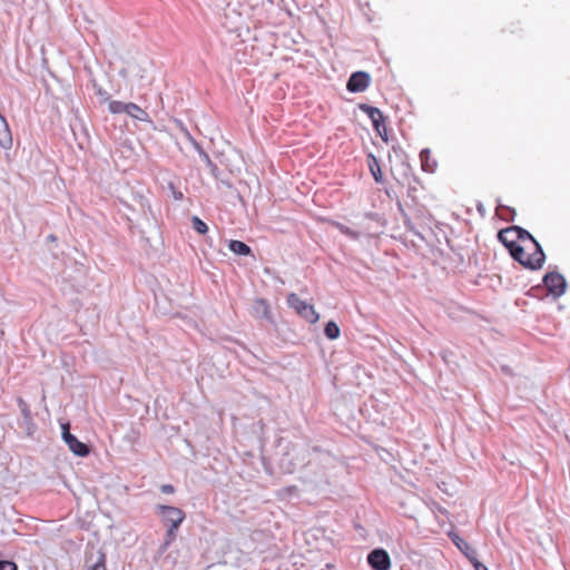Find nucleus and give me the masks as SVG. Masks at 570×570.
Here are the masks:
<instances>
[{"mask_svg": "<svg viewBox=\"0 0 570 570\" xmlns=\"http://www.w3.org/2000/svg\"><path fill=\"white\" fill-rule=\"evenodd\" d=\"M453 542L464 554L465 552L471 553V550H473L466 541H464L456 534L453 537Z\"/></svg>", "mask_w": 570, "mask_h": 570, "instance_id": "nucleus-20", "label": "nucleus"}, {"mask_svg": "<svg viewBox=\"0 0 570 570\" xmlns=\"http://www.w3.org/2000/svg\"><path fill=\"white\" fill-rule=\"evenodd\" d=\"M324 333L330 340H335L340 336V327L335 322L330 321L325 325Z\"/></svg>", "mask_w": 570, "mask_h": 570, "instance_id": "nucleus-16", "label": "nucleus"}, {"mask_svg": "<svg viewBox=\"0 0 570 570\" xmlns=\"http://www.w3.org/2000/svg\"><path fill=\"white\" fill-rule=\"evenodd\" d=\"M126 114L131 118L145 121L148 119V114L134 102H127Z\"/></svg>", "mask_w": 570, "mask_h": 570, "instance_id": "nucleus-14", "label": "nucleus"}, {"mask_svg": "<svg viewBox=\"0 0 570 570\" xmlns=\"http://www.w3.org/2000/svg\"><path fill=\"white\" fill-rule=\"evenodd\" d=\"M228 247L236 255L247 256L252 254L250 247L240 240H230Z\"/></svg>", "mask_w": 570, "mask_h": 570, "instance_id": "nucleus-15", "label": "nucleus"}, {"mask_svg": "<svg viewBox=\"0 0 570 570\" xmlns=\"http://www.w3.org/2000/svg\"><path fill=\"white\" fill-rule=\"evenodd\" d=\"M254 315L256 317L265 318V320H272V312L271 307L266 299L264 298H257L254 302Z\"/></svg>", "mask_w": 570, "mask_h": 570, "instance_id": "nucleus-12", "label": "nucleus"}, {"mask_svg": "<svg viewBox=\"0 0 570 570\" xmlns=\"http://www.w3.org/2000/svg\"><path fill=\"white\" fill-rule=\"evenodd\" d=\"M108 109L111 114H126L127 104L118 100H112L109 102Z\"/></svg>", "mask_w": 570, "mask_h": 570, "instance_id": "nucleus-19", "label": "nucleus"}, {"mask_svg": "<svg viewBox=\"0 0 570 570\" xmlns=\"http://www.w3.org/2000/svg\"><path fill=\"white\" fill-rule=\"evenodd\" d=\"M529 232L519 226H511L498 233L499 240L509 249L510 254L521 244V239L529 236Z\"/></svg>", "mask_w": 570, "mask_h": 570, "instance_id": "nucleus-4", "label": "nucleus"}, {"mask_svg": "<svg viewBox=\"0 0 570 570\" xmlns=\"http://www.w3.org/2000/svg\"><path fill=\"white\" fill-rule=\"evenodd\" d=\"M332 225L338 229L342 234L351 237V238H358L360 234L356 232V230H353L352 228H350L348 226L342 224V223H338V222H332Z\"/></svg>", "mask_w": 570, "mask_h": 570, "instance_id": "nucleus-17", "label": "nucleus"}, {"mask_svg": "<svg viewBox=\"0 0 570 570\" xmlns=\"http://www.w3.org/2000/svg\"><path fill=\"white\" fill-rule=\"evenodd\" d=\"M157 512L161 518L163 524L167 528L164 548H168L177 538L179 527L184 522L185 512L176 507L160 504L157 507Z\"/></svg>", "mask_w": 570, "mask_h": 570, "instance_id": "nucleus-2", "label": "nucleus"}, {"mask_svg": "<svg viewBox=\"0 0 570 570\" xmlns=\"http://www.w3.org/2000/svg\"><path fill=\"white\" fill-rule=\"evenodd\" d=\"M90 570H107L104 554L100 556L99 560L91 567Z\"/></svg>", "mask_w": 570, "mask_h": 570, "instance_id": "nucleus-23", "label": "nucleus"}, {"mask_svg": "<svg viewBox=\"0 0 570 570\" xmlns=\"http://www.w3.org/2000/svg\"><path fill=\"white\" fill-rule=\"evenodd\" d=\"M420 159L422 169L426 173H433L436 168V161L431 158V153L429 149H423L420 153Z\"/></svg>", "mask_w": 570, "mask_h": 570, "instance_id": "nucleus-13", "label": "nucleus"}, {"mask_svg": "<svg viewBox=\"0 0 570 570\" xmlns=\"http://www.w3.org/2000/svg\"><path fill=\"white\" fill-rule=\"evenodd\" d=\"M292 490H296V488H295V487H292V488H288V489H287V491H288V492H289V491H292Z\"/></svg>", "mask_w": 570, "mask_h": 570, "instance_id": "nucleus-28", "label": "nucleus"}, {"mask_svg": "<svg viewBox=\"0 0 570 570\" xmlns=\"http://www.w3.org/2000/svg\"><path fill=\"white\" fill-rule=\"evenodd\" d=\"M160 490L163 493H167V494L174 493V491H175V489L171 484H164V485H161Z\"/></svg>", "mask_w": 570, "mask_h": 570, "instance_id": "nucleus-26", "label": "nucleus"}, {"mask_svg": "<svg viewBox=\"0 0 570 570\" xmlns=\"http://www.w3.org/2000/svg\"><path fill=\"white\" fill-rule=\"evenodd\" d=\"M367 562L374 570H389L391 567L390 556L383 549H375L370 552Z\"/></svg>", "mask_w": 570, "mask_h": 570, "instance_id": "nucleus-8", "label": "nucleus"}, {"mask_svg": "<svg viewBox=\"0 0 570 570\" xmlns=\"http://www.w3.org/2000/svg\"><path fill=\"white\" fill-rule=\"evenodd\" d=\"M191 225L193 228L200 235H204L208 232L207 224L204 220H202L198 216L191 217Z\"/></svg>", "mask_w": 570, "mask_h": 570, "instance_id": "nucleus-18", "label": "nucleus"}, {"mask_svg": "<svg viewBox=\"0 0 570 570\" xmlns=\"http://www.w3.org/2000/svg\"><path fill=\"white\" fill-rule=\"evenodd\" d=\"M475 570H488V568L483 563H476L474 564Z\"/></svg>", "mask_w": 570, "mask_h": 570, "instance_id": "nucleus-27", "label": "nucleus"}, {"mask_svg": "<svg viewBox=\"0 0 570 570\" xmlns=\"http://www.w3.org/2000/svg\"><path fill=\"white\" fill-rule=\"evenodd\" d=\"M371 77L367 72L356 71L351 75L346 88L351 92H362L370 86Z\"/></svg>", "mask_w": 570, "mask_h": 570, "instance_id": "nucleus-9", "label": "nucleus"}, {"mask_svg": "<svg viewBox=\"0 0 570 570\" xmlns=\"http://www.w3.org/2000/svg\"><path fill=\"white\" fill-rule=\"evenodd\" d=\"M62 430V439L72 453L79 456H86L89 454V448L69 432V424H63Z\"/></svg>", "mask_w": 570, "mask_h": 570, "instance_id": "nucleus-6", "label": "nucleus"}, {"mask_svg": "<svg viewBox=\"0 0 570 570\" xmlns=\"http://www.w3.org/2000/svg\"><path fill=\"white\" fill-rule=\"evenodd\" d=\"M18 404H19V407L21 410L23 417L26 420L30 421L31 420V411H30V407L28 406V404L21 397L18 399Z\"/></svg>", "mask_w": 570, "mask_h": 570, "instance_id": "nucleus-21", "label": "nucleus"}, {"mask_svg": "<svg viewBox=\"0 0 570 570\" xmlns=\"http://www.w3.org/2000/svg\"><path fill=\"white\" fill-rule=\"evenodd\" d=\"M360 109L368 116L371 119L373 127L375 131L383 138L386 135V126H385V118L383 116V112L373 106L370 105H360Z\"/></svg>", "mask_w": 570, "mask_h": 570, "instance_id": "nucleus-5", "label": "nucleus"}, {"mask_svg": "<svg viewBox=\"0 0 570 570\" xmlns=\"http://www.w3.org/2000/svg\"><path fill=\"white\" fill-rule=\"evenodd\" d=\"M517 262L529 269H539L542 267L546 255L540 244L533 238L531 234L521 239V244L511 255Z\"/></svg>", "mask_w": 570, "mask_h": 570, "instance_id": "nucleus-1", "label": "nucleus"}, {"mask_svg": "<svg viewBox=\"0 0 570 570\" xmlns=\"http://www.w3.org/2000/svg\"><path fill=\"white\" fill-rule=\"evenodd\" d=\"M13 145L9 124L3 115L0 116V147L8 150Z\"/></svg>", "mask_w": 570, "mask_h": 570, "instance_id": "nucleus-10", "label": "nucleus"}, {"mask_svg": "<svg viewBox=\"0 0 570 570\" xmlns=\"http://www.w3.org/2000/svg\"><path fill=\"white\" fill-rule=\"evenodd\" d=\"M543 283L548 292L554 297H559L564 293L566 279L559 273H548L543 278Z\"/></svg>", "mask_w": 570, "mask_h": 570, "instance_id": "nucleus-7", "label": "nucleus"}, {"mask_svg": "<svg viewBox=\"0 0 570 570\" xmlns=\"http://www.w3.org/2000/svg\"><path fill=\"white\" fill-rule=\"evenodd\" d=\"M1 115H2V114L0 112V116H1Z\"/></svg>", "mask_w": 570, "mask_h": 570, "instance_id": "nucleus-29", "label": "nucleus"}, {"mask_svg": "<svg viewBox=\"0 0 570 570\" xmlns=\"http://www.w3.org/2000/svg\"><path fill=\"white\" fill-rule=\"evenodd\" d=\"M366 163H367L368 170L372 174L375 183L383 184L384 178H383V174L381 170L379 159L373 154H368L366 157Z\"/></svg>", "mask_w": 570, "mask_h": 570, "instance_id": "nucleus-11", "label": "nucleus"}, {"mask_svg": "<svg viewBox=\"0 0 570 570\" xmlns=\"http://www.w3.org/2000/svg\"><path fill=\"white\" fill-rule=\"evenodd\" d=\"M287 304L289 307L295 309V312L304 318L306 322L311 324H315L320 315L315 311L314 306L312 304H308L307 302L301 299L295 293H291L287 296Z\"/></svg>", "mask_w": 570, "mask_h": 570, "instance_id": "nucleus-3", "label": "nucleus"}, {"mask_svg": "<svg viewBox=\"0 0 570 570\" xmlns=\"http://www.w3.org/2000/svg\"><path fill=\"white\" fill-rule=\"evenodd\" d=\"M169 188L171 189L173 197L175 200H181L184 198V194L177 190L173 184H169Z\"/></svg>", "mask_w": 570, "mask_h": 570, "instance_id": "nucleus-24", "label": "nucleus"}, {"mask_svg": "<svg viewBox=\"0 0 570 570\" xmlns=\"http://www.w3.org/2000/svg\"><path fill=\"white\" fill-rule=\"evenodd\" d=\"M465 556L469 558V560L472 562V564H476V563H481L476 557H475V551L474 550H471V553L469 552H465Z\"/></svg>", "mask_w": 570, "mask_h": 570, "instance_id": "nucleus-25", "label": "nucleus"}, {"mask_svg": "<svg viewBox=\"0 0 570 570\" xmlns=\"http://www.w3.org/2000/svg\"><path fill=\"white\" fill-rule=\"evenodd\" d=\"M0 570H18V567L13 561L1 560Z\"/></svg>", "mask_w": 570, "mask_h": 570, "instance_id": "nucleus-22", "label": "nucleus"}]
</instances>
